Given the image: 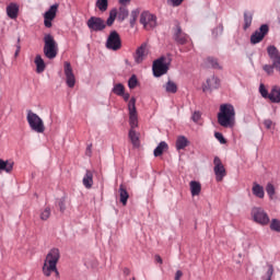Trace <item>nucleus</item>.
<instances>
[{
	"mask_svg": "<svg viewBox=\"0 0 280 280\" xmlns=\"http://www.w3.org/2000/svg\"><path fill=\"white\" fill-rule=\"evenodd\" d=\"M128 110H129V139L133 145V148H139V133L135 131V128L139 126V116L137 114V98L131 97L128 103Z\"/></svg>",
	"mask_w": 280,
	"mask_h": 280,
	"instance_id": "nucleus-1",
	"label": "nucleus"
},
{
	"mask_svg": "<svg viewBox=\"0 0 280 280\" xmlns=\"http://www.w3.org/2000/svg\"><path fill=\"white\" fill-rule=\"evenodd\" d=\"M58 261H60V249H50L44 260L42 268L43 275L45 277H51V275L55 273L57 278L60 277V272L58 271Z\"/></svg>",
	"mask_w": 280,
	"mask_h": 280,
	"instance_id": "nucleus-2",
	"label": "nucleus"
},
{
	"mask_svg": "<svg viewBox=\"0 0 280 280\" xmlns=\"http://www.w3.org/2000/svg\"><path fill=\"white\" fill-rule=\"evenodd\" d=\"M218 124H220L222 128H233V126H235V107H233V105L223 104L220 106Z\"/></svg>",
	"mask_w": 280,
	"mask_h": 280,
	"instance_id": "nucleus-3",
	"label": "nucleus"
},
{
	"mask_svg": "<svg viewBox=\"0 0 280 280\" xmlns=\"http://www.w3.org/2000/svg\"><path fill=\"white\" fill-rule=\"evenodd\" d=\"M44 56H46L48 60H54V58L58 56V43H56L51 34L44 36Z\"/></svg>",
	"mask_w": 280,
	"mask_h": 280,
	"instance_id": "nucleus-4",
	"label": "nucleus"
},
{
	"mask_svg": "<svg viewBox=\"0 0 280 280\" xmlns=\"http://www.w3.org/2000/svg\"><path fill=\"white\" fill-rule=\"evenodd\" d=\"M26 121L30 128L34 130V132H38V133L45 132V122H43V118L38 114L32 110H28L26 116Z\"/></svg>",
	"mask_w": 280,
	"mask_h": 280,
	"instance_id": "nucleus-5",
	"label": "nucleus"
},
{
	"mask_svg": "<svg viewBox=\"0 0 280 280\" xmlns=\"http://www.w3.org/2000/svg\"><path fill=\"white\" fill-rule=\"evenodd\" d=\"M252 220L260 226H268L270 224V217L268 212L261 207H254L250 212Z\"/></svg>",
	"mask_w": 280,
	"mask_h": 280,
	"instance_id": "nucleus-6",
	"label": "nucleus"
},
{
	"mask_svg": "<svg viewBox=\"0 0 280 280\" xmlns=\"http://www.w3.org/2000/svg\"><path fill=\"white\" fill-rule=\"evenodd\" d=\"M152 71L155 78H161V75H165V73L170 71V60L165 57H160L159 59L154 60Z\"/></svg>",
	"mask_w": 280,
	"mask_h": 280,
	"instance_id": "nucleus-7",
	"label": "nucleus"
},
{
	"mask_svg": "<svg viewBox=\"0 0 280 280\" xmlns=\"http://www.w3.org/2000/svg\"><path fill=\"white\" fill-rule=\"evenodd\" d=\"M140 23L147 31L154 30L156 27V15L143 11L140 15Z\"/></svg>",
	"mask_w": 280,
	"mask_h": 280,
	"instance_id": "nucleus-8",
	"label": "nucleus"
},
{
	"mask_svg": "<svg viewBox=\"0 0 280 280\" xmlns=\"http://www.w3.org/2000/svg\"><path fill=\"white\" fill-rule=\"evenodd\" d=\"M107 49H112V51H119L121 49V37L117 31H112L107 42H106Z\"/></svg>",
	"mask_w": 280,
	"mask_h": 280,
	"instance_id": "nucleus-9",
	"label": "nucleus"
},
{
	"mask_svg": "<svg viewBox=\"0 0 280 280\" xmlns=\"http://www.w3.org/2000/svg\"><path fill=\"white\" fill-rule=\"evenodd\" d=\"M86 25L91 32H104V30H106V21L97 16H91Z\"/></svg>",
	"mask_w": 280,
	"mask_h": 280,
	"instance_id": "nucleus-10",
	"label": "nucleus"
},
{
	"mask_svg": "<svg viewBox=\"0 0 280 280\" xmlns=\"http://www.w3.org/2000/svg\"><path fill=\"white\" fill-rule=\"evenodd\" d=\"M213 165L215 180L217 183H222V180H224V177L226 176V168L224 167V164H222V160H220L219 156H215L213 160Z\"/></svg>",
	"mask_w": 280,
	"mask_h": 280,
	"instance_id": "nucleus-11",
	"label": "nucleus"
},
{
	"mask_svg": "<svg viewBox=\"0 0 280 280\" xmlns=\"http://www.w3.org/2000/svg\"><path fill=\"white\" fill-rule=\"evenodd\" d=\"M150 50L148 49V44L142 43L133 52V59L136 65H141L145 58H148Z\"/></svg>",
	"mask_w": 280,
	"mask_h": 280,
	"instance_id": "nucleus-12",
	"label": "nucleus"
},
{
	"mask_svg": "<svg viewBox=\"0 0 280 280\" xmlns=\"http://www.w3.org/2000/svg\"><path fill=\"white\" fill-rule=\"evenodd\" d=\"M269 28L267 24H262L258 31H256L252 36H250V43L252 45H257V43H261L264 38H266V35L268 34Z\"/></svg>",
	"mask_w": 280,
	"mask_h": 280,
	"instance_id": "nucleus-13",
	"label": "nucleus"
},
{
	"mask_svg": "<svg viewBox=\"0 0 280 280\" xmlns=\"http://www.w3.org/2000/svg\"><path fill=\"white\" fill-rule=\"evenodd\" d=\"M173 38L177 45H187L189 43V35L183 32L180 24H176Z\"/></svg>",
	"mask_w": 280,
	"mask_h": 280,
	"instance_id": "nucleus-14",
	"label": "nucleus"
},
{
	"mask_svg": "<svg viewBox=\"0 0 280 280\" xmlns=\"http://www.w3.org/2000/svg\"><path fill=\"white\" fill-rule=\"evenodd\" d=\"M63 70L67 85L69 89H73V86H75V74H73V68H71V63L69 61L65 62Z\"/></svg>",
	"mask_w": 280,
	"mask_h": 280,
	"instance_id": "nucleus-15",
	"label": "nucleus"
},
{
	"mask_svg": "<svg viewBox=\"0 0 280 280\" xmlns=\"http://www.w3.org/2000/svg\"><path fill=\"white\" fill-rule=\"evenodd\" d=\"M58 12V4H52L49 10L44 14V24L45 27H51V21L56 19Z\"/></svg>",
	"mask_w": 280,
	"mask_h": 280,
	"instance_id": "nucleus-16",
	"label": "nucleus"
},
{
	"mask_svg": "<svg viewBox=\"0 0 280 280\" xmlns=\"http://www.w3.org/2000/svg\"><path fill=\"white\" fill-rule=\"evenodd\" d=\"M215 89H220V79L218 77L212 75L207 79L206 84L202 85L203 93H207V91H213Z\"/></svg>",
	"mask_w": 280,
	"mask_h": 280,
	"instance_id": "nucleus-17",
	"label": "nucleus"
},
{
	"mask_svg": "<svg viewBox=\"0 0 280 280\" xmlns=\"http://www.w3.org/2000/svg\"><path fill=\"white\" fill-rule=\"evenodd\" d=\"M14 170V161L0 159V172H7V174H12Z\"/></svg>",
	"mask_w": 280,
	"mask_h": 280,
	"instance_id": "nucleus-18",
	"label": "nucleus"
},
{
	"mask_svg": "<svg viewBox=\"0 0 280 280\" xmlns=\"http://www.w3.org/2000/svg\"><path fill=\"white\" fill-rule=\"evenodd\" d=\"M7 16L12 20L19 19V4L11 2L7 7Z\"/></svg>",
	"mask_w": 280,
	"mask_h": 280,
	"instance_id": "nucleus-19",
	"label": "nucleus"
},
{
	"mask_svg": "<svg viewBox=\"0 0 280 280\" xmlns=\"http://www.w3.org/2000/svg\"><path fill=\"white\" fill-rule=\"evenodd\" d=\"M118 192L122 207H126V205H128V198H130V195L128 194V190L124 184H120Z\"/></svg>",
	"mask_w": 280,
	"mask_h": 280,
	"instance_id": "nucleus-20",
	"label": "nucleus"
},
{
	"mask_svg": "<svg viewBox=\"0 0 280 280\" xmlns=\"http://www.w3.org/2000/svg\"><path fill=\"white\" fill-rule=\"evenodd\" d=\"M82 183L85 189H91L93 187V171L88 170L85 172Z\"/></svg>",
	"mask_w": 280,
	"mask_h": 280,
	"instance_id": "nucleus-21",
	"label": "nucleus"
},
{
	"mask_svg": "<svg viewBox=\"0 0 280 280\" xmlns=\"http://www.w3.org/2000/svg\"><path fill=\"white\" fill-rule=\"evenodd\" d=\"M34 62L36 65V73H43L47 69V65H45V60L40 55H36Z\"/></svg>",
	"mask_w": 280,
	"mask_h": 280,
	"instance_id": "nucleus-22",
	"label": "nucleus"
},
{
	"mask_svg": "<svg viewBox=\"0 0 280 280\" xmlns=\"http://www.w3.org/2000/svg\"><path fill=\"white\" fill-rule=\"evenodd\" d=\"M269 100L273 104H279L280 103V88L275 85L270 93H269Z\"/></svg>",
	"mask_w": 280,
	"mask_h": 280,
	"instance_id": "nucleus-23",
	"label": "nucleus"
},
{
	"mask_svg": "<svg viewBox=\"0 0 280 280\" xmlns=\"http://www.w3.org/2000/svg\"><path fill=\"white\" fill-rule=\"evenodd\" d=\"M189 187L191 196H200V191H202V185L200 184V182L191 180L189 183Z\"/></svg>",
	"mask_w": 280,
	"mask_h": 280,
	"instance_id": "nucleus-24",
	"label": "nucleus"
},
{
	"mask_svg": "<svg viewBox=\"0 0 280 280\" xmlns=\"http://www.w3.org/2000/svg\"><path fill=\"white\" fill-rule=\"evenodd\" d=\"M164 91H166L167 93H178V85L176 84V82L168 80L166 82V84L163 85Z\"/></svg>",
	"mask_w": 280,
	"mask_h": 280,
	"instance_id": "nucleus-25",
	"label": "nucleus"
},
{
	"mask_svg": "<svg viewBox=\"0 0 280 280\" xmlns=\"http://www.w3.org/2000/svg\"><path fill=\"white\" fill-rule=\"evenodd\" d=\"M176 150H185L189 145V140L185 136L177 137L176 140Z\"/></svg>",
	"mask_w": 280,
	"mask_h": 280,
	"instance_id": "nucleus-26",
	"label": "nucleus"
},
{
	"mask_svg": "<svg viewBox=\"0 0 280 280\" xmlns=\"http://www.w3.org/2000/svg\"><path fill=\"white\" fill-rule=\"evenodd\" d=\"M128 14H129L128 8H126V5H122L118 9L116 18L121 23L126 21V19H128Z\"/></svg>",
	"mask_w": 280,
	"mask_h": 280,
	"instance_id": "nucleus-27",
	"label": "nucleus"
},
{
	"mask_svg": "<svg viewBox=\"0 0 280 280\" xmlns=\"http://www.w3.org/2000/svg\"><path fill=\"white\" fill-rule=\"evenodd\" d=\"M252 192L256 196V198H264V196H266L264 187L257 183L253 184Z\"/></svg>",
	"mask_w": 280,
	"mask_h": 280,
	"instance_id": "nucleus-28",
	"label": "nucleus"
},
{
	"mask_svg": "<svg viewBox=\"0 0 280 280\" xmlns=\"http://www.w3.org/2000/svg\"><path fill=\"white\" fill-rule=\"evenodd\" d=\"M250 25H253V13H250L249 11H245L243 30H248Z\"/></svg>",
	"mask_w": 280,
	"mask_h": 280,
	"instance_id": "nucleus-29",
	"label": "nucleus"
},
{
	"mask_svg": "<svg viewBox=\"0 0 280 280\" xmlns=\"http://www.w3.org/2000/svg\"><path fill=\"white\" fill-rule=\"evenodd\" d=\"M167 142L162 141L160 142V144L154 149V156H162L163 152H165V150H167Z\"/></svg>",
	"mask_w": 280,
	"mask_h": 280,
	"instance_id": "nucleus-30",
	"label": "nucleus"
},
{
	"mask_svg": "<svg viewBox=\"0 0 280 280\" xmlns=\"http://www.w3.org/2000/svg\"><path fill=\"white\" fill-rule=\"evenodd\" d=\"M207 65L209 67H211L212 69H222V66L220 65V62L218 61V59L213 58V57H208L207 58Z\"/></svg>",
	"mask_w": 280,
	"mask_h": 280,
	"instance_id": "nucleus-31",
	"label": "nucleus"
},
{
	"mask_svg": "<svg viewBox=\"0 0 280 280\" xmlns=\"http://www.w3.org/2000/svg\"><path fill=\"white\" fill-rule=\"evenodd\" d=\"M115 19H117V9H112L109 11V16L105 24H107V26L110 27L113 23H115Z\"/></svg>",
	"mask_w": 280,
	"mask_h": 280,
	"instance_id": "nucleus-32",
	"label": "nucleus"
},
{
	"mask_svg": "<svg viewBox=\"0 0 280 280\" xmlns=\"http://www.w3.org/2000/svg\"><path fill=\"white\" fill-rule=\"evenodd\" d=\"M266 192L269 196L270 200H275V194H277L275 185L272 183H268L266 186Z\"/></svg>",
	"mask_w": 280,
	"mask_h": 280,
	"instance_id": "nucleus-33",
	"label": "nucleus"
},
{
	"mask_svg": "<svg viewBox=\"0 0 280 280\" xmlns=\"http://www.w3.org/2000/svg\"><path fill=\"white\" fill-rule=\"evenodd\" d=\"M96 7L101 12H106L108 10V0H97Z\"/></svg>",
	"mask_w": 280,
	"mask_h": 280,
	"instance_id": "nucleus-34",
	"label": "nucleus"
},
{
	"mask_svg": "<svg viewBox=\"0 0 280 280\" xmlns=\"http://www.w3.org/2000/svg\"><path fill=\"white\" fill-rule=\"evenodd\" d=\"M50 215H51V208L46 207L44 208V210L40 211L39 218L40 220L46 221V220H49Z\"/></svg>",
	"mask_w": 280,
	"mask_h": 280,
	"instance_id": "nucleus-35",
	"label": "nucleus"
},
{
	"mask_svg": "<svg viewBox=\"0 0 280 280\" xmlns=\"http://www.w3.org/2000/svg\"><path fill=\"white\" fill-rule=\"evenodd\" d=\"M124 91H126V89L124 88V84L121 83H117L116 85H114L113 89V93H115V95H124Z\"/></svg>",
	"mask_w": 280,
	"mask_h": 280,
	"instance_id": "nucleus-36",
	"label": "nucleus"
},
{
	"mask_svg": "<svg viewBox=\"0 0 280 280\" xmlns=\"http://www.w3.org/2000/svg\"><path fill=\"white\" fill-rule=\"evenodd\" d=\"M270 230L276 231V233H280V220L279 219L271 220Z\"/></svg>",
	"mask_w": 280,
	"mask_h": 280,
	"instance_id": "nucleus-37",
	"label": "nucleus"
},
{
	"mask_svg": "<svg viewBox=\"0 0 280 280\" xmlns=\"http://www.w3.org/2000/svg\"><path fill=\"white\" fill-rule=\"evenodd\" d=\"M272 275H275V267L272 265H268V270L266 272V277H262L264 280H272Z\"/></svg>",
	"mask_w": 280,
	"mask_h": 280,
	"instance_id": "nucleus-38",
	"label": "nucleus"
},
{
	"mask_svg": "<svg viewBox=\"0 0 280 280\" xmlns=\"http://www.w3.org/2000/svg\"><path fill=\"white\" fill-rule=\"evenodd\" d=\"M262 70L265 71V73H267V75H275V68L272 65H265L262 67Z\"/></svg>",
	"mask_w": 280,
	"mask_h": 280,
	"instance_id": "nucleus-39",
	"label": "nucleus"
},
{
	"mask_svg": "<svg viewBox=\"0 0 280 280\" xmlns=\"http://www.w3.org/2000/svg\"><path fill=\"white\" fill-rule=\"evenodd\" d=\"M137 84H138L137 75L133 74V75H131V78L128 81V86H129V89H136Z\"/></svg>",
	"mask_w": 280,
	"mask_h": 280,
	"instance_id": "nucleus-40",
	"label": "nucleus"
},
{
	"mask_svg": "<svg viewBox=\"0 0 280 280\" xmlns=\"http://www.w3.org/2000/svg\"><path fill=\"white\" fill-rule=\"evenodd\" d=\"M259 93L262 97L268 98L269 100V93L268 90H266V86H264V84H260L259 86Z\"/></svg>",
	"mask_w": 280,
	"mask_h": 280,
	"instance_id": "nucleus-41",
	"label": "nucleus"
},
{
	"mask_svg": "<svg viewBox=\"0 0 280 280\" xmlns=\"http://www.w3.org/2000/svg\"><path fill=\"white\" fill-rule=\"evenodd\" d=\"M58 207H59L61 213H65V211L67 209V206L65 203V198H61L58 200Z\"/></svg>",
	"mask_w": 280,
	"mask_h": 280,
	"instance_id": "nucleus-42",
	"label": "nucleus"
},
{
	"mask_svg": "<svg viewBox=\"0 0 280 280\" xmlns=\"http://www.w3.org/2000/svg\"><path fill=\"white\" fill-rule=\"evenodd\" d=\"M214 137H215V139H217L220 143H222V144L226 143V139H224V136H223L222 133L215 132V133H214Z\"/></svg>",
	"mask_w": 280,
	"mask_h": 280,
	"instance_id": "nucleus-43",
	"label": "nucleus"
},
{
	"mask_svg": "<svg viewBox=\"0 0 280 280\" xmlns=\"http://www.w3.org/2000/svg\"><path fill=\"white\" fill-rule=\"evenodd\" d=\"M200 117H202L201 114H200V112H195V113L192 114L191 119H192V121H195V124H198V122L200 121Z\"/></svg>",
	"mask_w": 280,
	"mask_h": 280,
	"instance_id": "nucleus-44",
	"label": "nucleus"
},
{
	"mask_svg": "<svg viewBox=\"0 0 280 280\" xmlns=\"http://www.w3.org/2000/svg\"><path fill=\"white\" fill-rule=\"evenodd\" d=\"M264 126L268 129L272 128V120H270V119L265 120Z\"/></svg>",
	"mask_w": 280,
	"mask_h": 280,
	"instance_id": "nucleus-45",
	"label": "nucleus"
},
{
	"mask_svg": "<svg viewBox=\"0 0 280 280\" xmlns=\"http://www.w3.org/2000/svg\"><path fill=\"white\" fill-rule=\"evenodd\" d=\"M182 277H183V271L177 270L175 273V280H180Z\"/></svg>",
	"mask_w": 280,
	"mask_h": 280,
	"instance_id": "nucleus-46",
	"label": "nucleus"
},
{
	"mask_svg": "<svg viewBox=\"0 0 280 280\" xmlns=\"http://www.w3.org/2000/svg\"><path fill=\"white\" fill-rule=\"evenodd\" d=\"M173 5L176 8L183 3V0H172Z\"/></svg>",
	"mask_w": 280,
	"mask_h": 280,
	"instance_id": "nucleus-47",
	"label": "nucleus"
},
{
	"mask_svg": "<svg viewBox=\"0 0 280 280\" xmlns=\"http://www.w3.org/2000/svg\"><path fill=\"white\" fill-rule=\"evenodd\" d=\"M155 261H156L158 264H163V258H161L160 255H155Z\"/></svg>",
	"mask_w": 280,
	"mask_h": 280,
	"instance_id": "nucleus-48",
	"label": "nucleus"
},
{
	"mask_svg": "<svg viewBox=\"0 0 280 280\" xmlns=\"http://www.w3.org/2000/svg\"><path fill=\"white\" fill-rule=\"evenodd\" d=\"M19 54H21V46H18L15 54H14V58H18Z\"/></svg>",
	"mask_w": 280,
	"mask_h": 280,
	"instance_id": "nucleus-49",
	"label": "nucleus"
},
{
	"mask_svg": "<svg viewBox=\"0 0 280 280\" xmlns=\"http://www.w3.org/2000/svg\"><path fill=\"white\" fill-rule=\"evenodd\" d=\"M129 2H130V0H119V3L121 5H128Z\"/></svg>",
	"mask_w": 280,
	"mask_h": 280,
	"instance_id": "nucleus-50",
	"label": "nucleus"
},
{
	"mask_svg": "<svg viewBox=\"0 0 280 280\" xmlns=\"http://www.w3.org/2000/svg\"><path fill=\"white\" fill-rule=\"evenodd\" d=\"M122 97L125 100V102H128L130 100V94H122Z\"/></svg>",
	"mask_w": 280,
	"mask_h": 280,
	"instance_id": "nucleus-51",
	"label": "nucleus"
},
{
	"mask_svg": "<svg viewBox=\"0 0 280 280\" xmlns=\"http://www.w3.org/2000/svg\"><path fill=\"white\" fill-rule=\"evenodd\" d=\"M131 16H133V20L131 21V25H132V23H135V21H137V12H132Z\"/></svg>",
	"mask_w": 280,
	"mask_h": 280,
	"instance_id": "nucleus-52",
	"label": "nucleus"
},
{
	"mask_svg": "<svg viewBox=\"0 0 280 280\" xmlns=\"http://www.w3.org/2000/svg\"><path fill=\"white\" fill-rule=\"evenodd\" d=\"M124 272H125V275H130V270L129 269H125Z\"/></svg>",
	"mask_w": 280,
	"mask_h": 280,
	"instance_id": "nucleus-53",
	"label": "nucleus"
}]
</instances>
